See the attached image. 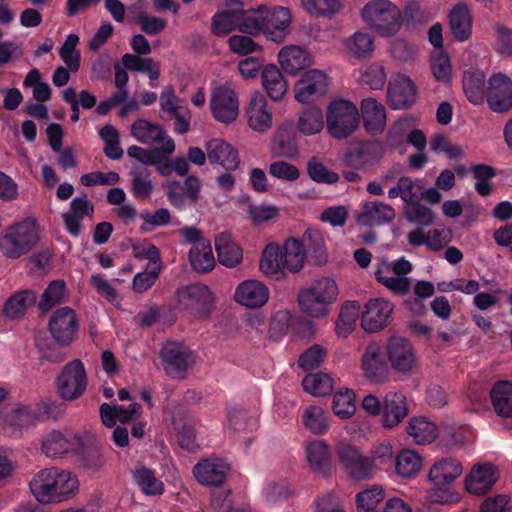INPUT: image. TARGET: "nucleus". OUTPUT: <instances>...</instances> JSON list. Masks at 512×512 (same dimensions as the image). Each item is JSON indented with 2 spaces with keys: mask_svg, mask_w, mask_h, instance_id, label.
<instances>
[{
  "mask_svg": "<svg viewBox=\"0 0 512 512\" xmlns=\"http://www.w3.org/2000/svg\"><path fill=\"white\" fill-rule=\"evenodd\" d=\"M66 286L62 280L52 281L44 290L39 302V309L43 312L48 311L53 306L59 304L65 295Z\"/></svg>",
  "mask_w": 512,
  "mask_h": 512,
  "instance_id": "58",
  "label": "nucleus"
},
{
  "mask_svg": "<svg viewBox=\"0 0 512 512\" xmlns=\"http://www.w3.org/2000/svg\"><path fill=\"white\" fill-rule=\"evenodd\" d=\"M79 37L69 34L60 48V57L71 72H76L80 66V53L76 50Z\"/></svg>",
  "mask_w": 512,
  "mask_h": 512,
  "instance_id": "61",
  "label": "nucleus"
},
{
  "mask_svg": "<svg viewBox=\"0 0 512 512\" xmlns=\"http://www.w3.org/2000/svg\"><path fill=\"white\" fill-rule=\"evenodd\" d=\"M486 99L493 112L504 113L512 109L511 79L502 73L492 75L488 81Z\"/></svg>",
  "mask_w": 512,
  "mask_h": 512,
  "instance_id": "16",
  "label": "nucleus"
},
{
  "mask_svg": "<svg viewBox=\"0 0 512 512\" xmlns=\"http://www.w3.org/2000/svg\"><path fill=\"white\" fill-rule=\"evenodd\" d=\"M384 499V491L379 485L359 492L356 497L357 508L364 512L371 511Z\"/></svg>",
  "mask_w": 512,
  "mask_h": 512,
  "instance_id": "63",
  "label": "nucleus"
},
{
  "mask_svg": "<svg viewBox=\"0 0 512 512\" xmlns=\"http://www.w3.org/2000/svg\"><path fill=\"white\" fill-rule=\"evenodd\" d=\"M463 473L462 463L453 457L436 460L430 467L428 481L434 486H451Z\"/></svg>",
  "mask_w": 512,
  "mask_h": 512,
  "instance_id": "25",
  "label": "nucleus"
},
{
  "mask_svg": "<svg viewBox=\"0 0 512 512\" xmlns=\"http://www.w3.org/2000/svg\"><path fill=\"white\" fill-rule=\"evenodd\" d=\"M164 370L174 379L185 377L188 369L195 363L193 351L181 342L167 341L160 352Z\"/></svg>",
  "mask_w": 512,
  "mask_h": 512,
  "instance_id": "9",
  "label": "nucleus"
},
{
  "mask_svg": "<svg viewBox=\"0 0 512 512\" xmlns=\"http://www.w3.org/2000/svg\"><path fill=\"white\" fill-rule=\"evenodd\" d=\"M29 488L39 503L59 504L77 493L79 480L69 470L50 467L38 471L30 480Z\"/></svg>",
  "mask_w": 512,
  "mask_h": 512,
  "instance_id": "2",
  "label": "nucleus"
},
{
  "mask_svg": "<svg viewBox=\"0 0 512 512\" xmlns=\"http://www.w3.org/2000/svg\"><path fill=\"white\" fill-rule=\"evenodd\" d=\"M387 75L384 66L379 63H372L361 71V83L373 90H381L385 86Z\"/></svg>",
  "mask_w": 512,
  "mask_h": 512,
  "instance_id": "59",
  "label": "nucleus"
},
{
  "mask_svg": "<svg viewBox=\"0 0 512 512\" xmlns=\"http://www.w3.org/2000/svg\"><path fill=\"white\" fill-rule=\"evenodd\" d=\"M297 301L304 315L312 318L320 316V288L318 286H310L301 290Z\"/></svg>",
  "mask_w": 512,
  "mask_h": 512,
  "instance_id": "50",
  "label": "nucleus"
},
{
  "mask_svg": "<svg viewBox=\"0 0 512 512\" xmlns=\"http://www.w3.org/2000/svg\"><path fill=\"white\" fill-rule=\"evenodd\" d=\"M361 114L365 130L370 135L381 134L386 127V109L374 98H366L361 102Z\"/></svg>",
  "mask_w": 512,
  "mask_h": 512,
  "instance_id": "30",
  "label": "nucleus"
},
{
  "mask_svg": "<svg viewBox=\"0 0 512 512\" xmlns=\"http://www.w3.org/2000/svg\"><path fill=\"white\" fill-rule=\"evenodd\" d=\"M395 216L396 212L390 205L380 201H371L364 205L357 220L362 225L373 226L390 222Z\"/></svg>",
  "mask_w": 512,
  "mask_h": 512,
  "instance_id": "34",
  "label": "nucleus"
},
{
  "mask_svg": "<svg viewBox=\"0 0 512 512\" xmlns=\"http://www.w3.org/2000/svg\"><path fill=\"white\" fill-rule=\"evenodd\" d=\"M292 493V488L286 479L267 480L263 487V495L268 504H275L286 499Z\"/></svg>",
  "mask_w": 512,
  "mask_h": 512,
  "instance_id": "53",
  "label": "nucleus"
},
{
  "mask_svg": "<svg viewBox=\"0 0 512 512\" xmlns=\"http://www.w3.org/2000/svg\"><path fill=\"white\" fill-rule=\"evenodd\" d=\"M449 27L459 42L467 41L472 35V16L465 3L456 4L449 13Z\"/></svg>",
  "mask_w": 512,
  "mask_h": 512,
  "instance_id": "32",
  "label": "nucleus"
},
{
  "mask_svg": "<svg viewBox=\"0 0 512 512\" xmlns=\"http://www.w3.org/2000/svg\"><path fill=\"white\" fill-rule=\"evenodd\" d=\"M360 314V304L357 301L346 302L335 323V332L340 338H347L356 328Z\"/></svg>",
  "mask_w": 512,
  "mask_h": 512,
  "instance_id": "38",
  "label": "nucleus"
},
{
  "mask_svg": "<svg viewBox=\"0 0 512 512\" xmlns=\"http://www.w3.org/2000/svg\"><path fill=\"white\" fill-rule=\"evenodd\" d=\"M344 46L347 53L357 59L371 57L375 49L373 36L362 30L356 31L346 38Z\"/></svg>",
  "mask_w": 512,
  "mask_h": 512,
  "instance_id": "37",
  "label": "nucleus"
},
{
  "mask_svg": "<svg viewBox=\"0 0 512 512\" xmlns=\"http://www.w3.org/2000/svg\"><path fill=\"white\" fill-rule=\"evenodd\" d=\"M416 99V89L405 75H396L388 86V101L392 109H405L410 107Z\"/></svg>",
  "mask_w": 512,
  "mask_h": 512,
  "instance_id": "26",
  "label": "nucleus"
},
{
  "mask_svg": "<svg viewBox=\"0 0 512 512\" xmlns=\"http://www.w3.org/2000/svg\"><path fill=\"white\" fill-rule=\"evenodd\" d=\"M215 249L218 261L223 266L233 268L239 265L242 261V249L232 240L229 233H220L215 238Z\"/></svg>",
  "mask_w": 512,
  "mask_h": 512,
  "instance_id": "35",
  "label": "nucleus"
},
{
  "mask_svg": "<svg viewBox=\"0 0 512 512\" xmlns=\"http://www.w3.org/2000/svg\"><path fill=\"white\" fill-rule=\"evenodd\" d=\"M379 144L373 141H362L351 144L348 157L356 164H367L376 159Z\"/></svg>",
  "mask_w": 512,
  "mask_h": 512,
  "instance_id": "51",
  "label": "nucleus"
},
{
  "mask_svg": "<svg viewBox=\"0 0 512 512\" xmlns=\"http://www.w3.org/2000/svg\"><path fill=\"white\" fill-rule=\"evenodd\" d=\"M362 21L382 37L395 36L403 23L401 10L389 0H370L361 9Z\"/></svg>",
  "mask_w": 512,
  "mask_h": 512,
  "instance_id": "4",
  "label": "nucleus"
},
{
  "mask_svg": "<svg viewBox=\"0 0 512 512\" xmlns=\"http://www.w3.org/2000/svg\"><path fill=\"white\" fill-rule=\"evenodd\" d=\"M207 158L211 164H219L226 170H236L240 159L238 151L222 139H211L206 143Z\"/></svg>",
  "mask_w": 512,
  "mask_h": 512,
  "instance_id": "27",
  "label": "nucleus"
},
{
  "mask_svg": "<svg viewBox=\"0 0 512 512\" xmlns=\"http://www.w3.org/2000/svg\"><path fill=\"white\" fill-rule=\"evenodd\" d=\"M131 135L143 144L159 145L166 155L175 150L174 140L160 126L145 119H138L132 124Z\"/></svg>",
  "mask_w": 512,
  "mask_h": 512,
  "instance_id": "15",
  "label": "nucleus"
},
{
  "mask_svg": "<svg viewBox=\"0 0 512 512\" xmlns=\"http://www.w3.org/2000/svg\"><path fill=\"white\" fill-rule=\"evenodd\" d=\"M271 152L276 157L295 158L298 155V147L294 136L279 128L272 139Z\"/></svg>",
  "mask_w": 512,
  "mask_h": 512,
  "instance_id": "45",
  "label": "nucleus"
},
{
  "mask_svg": "<svg viewBox=\"0 0 512 512\" xmlns=\"http://www.w3.org/2000/svg\"><path fill=\"white\" fill-rule=\"evenodd\" d=\"M132 474L135 482L144 494L149 496L163 494L164 484L155 476V473L151 469L139 467L133 470Z\"/></svg>",
  "mask_w": 512,
  "mask_h": 512,
  "instance_id": "47",
  "label": "nucleus"
},
{
  "mask_svg": "<svg viewBox=\"0 0 512 512\" xmlns=\"http://www.w3.org/2000/svg\"><path fill=\"white\" fill-rule=\"evenodd\" d=\"M407 433L417 444H427L436 439L438 428L425 417H413L408 423Z\"/></svg>",
  "mask_w": 512,
  "mask_h": 512,
  "instance_id": "40",
  "label": "nucleus"
},
{
  "mask_svg": "<svg viewBox=\"0 0 512 512\" xmlns=\"http://www.w3.org/2000/svg\"><path fill=\"white\" fill-rule=\"evenodd\" d=\"M485 75L479 70L465 71L463 89L467 99L473 104H480L485 96Z\"/></svg>",
  "mask_w": 512,
  "mask_h": 512,
  "instance_id": "41",
  "label": "nucleus"
},
{
  "mask_svg": "<svg viewBox=\"0 0 512 512\" xmlns=\"http://www.w3.org/2000/svg\"><path fill=\"white\" fill-rule=\"evenodd\" d=\"M131 192L137 199H147L151 196L154 184L150 179V172L147 167L133 165L131 172Z\"/></svg>",
  "mask_w": 512,
  "mask_h": 512,
  "instance_id": "43",
  "label": "nucleus"
},
{
  "mask_svg": "<svg viewBox=\"0 0 512 512\" xmlns=\"http://www.w3.org/2000/svg\"><path fill=\"white\" fill-rule=\"evenodd\" d=\"M209 107L215 121L232 124L239 116V95L231 85H218L211 92Z\"/></svg>",
  "mask_w": 512,
  "mask_h": 512,
  "instance_id": "7",
  "label": "nucleus"
},
{
  "mask_svg": "<svg viewBox=\"0 0 512 512\" xmlns=\"http://www.w3.org/2000/svg\"><path fill=\"white\" fill-rule=\"evenodd\" d=\"M248 127L259 134L268 132L273 126V109L260 91H254L245 107Z\"/></svg>",
  "mask_w": 512,
  "mask_h": 512,
  "instance_id": "11",
  "label": "nucleus"
},
{
  "mask_svg": "<svg viewBox=\"0 0 512 512\" xmlns=\"http://www.w3.org/2000/svg\"><path fill=\"white\" fill-rule=\"evenodd\" d=\"M497 468L491 463L477 464L465 478L466 490L475 495L489 491L498 479Z\"/></svg>",
  "mask_w": 512,
  "mask_h": 512,
  "instance_id": "23",
  "label": "nucleus"
},
{
  "mask_svg": "<svg viewBox=\"0 0 512 512\" xmlns=\"http://www.w3.org/2000/svg\"><path fill=\"white\" fill-rule=\"evenodd\" d=\"M269 174L284 182H294L300 177V170L293 164L284 160L274 161L269 165Z\"/></svg>",
  "mask_w": 512,
  "mask_h": 512,
  "instance_id": "64",
  "label": "nucleus"
},
{
  "mask_svg": "<svg viewBox=\"0 0 512 512\" xmlns=\"http://www.w3.org/2000/svg\"><path fill=\"white\" fill-rule=\"evenodd\" d=\"M242 19V2L229 0L223 9L212 19V31L217 36L227 35L233 30L240 31Z\"/></svg>",
  "mask_w": 512,
  "mask_h": 512,
  "instance_id": "24",
  "label": "nucleus"
},
{
  "mask_svg": "<svg viewBox=\"0 0 512 512\" xmlns=\"http://www.w3.org/2000/svg\"><path fill=\"white\" fill-rule=\"evenodd\" d=\"M471 172L476 179V192L484 197L489 196L492 191L489 180L496 176V170L487 164H476L471 167Z\"/></svg>",
  "mask_w": 512,
  "mask_h": 512,
  "instance_id": "55",
  "label": "nucleus"
},
{
  "mask_svg": "<svg viewBox=\"0 0 512 512\" xmlns=\"http://www.w3.org/2000/svg\"><path fill=\"white\" fill-rule=\"evenodd\" d=\"M281 69L289 75L295 76L300 71L313 64V57L308 49L299 45H286L277 55Z\"/></svg>",
  "mask_w": 512,
  "mask_h": 512,
  "instance_id": "21",
  "label": "nucleus"
},
{
  "mask_svg": "<svg viewBox=\"0 0 512 512\" xmlns=\"http://www.w3.org/2000/svg\"><path fill=\"white\" fill-rule=\"evenodd\" d=\"M36 301L35 294L30 290H22L7 299L3 308L6 318L17 319L25 315Z\"/></svg>",
  "mask_w": 512,
  "mask_h": 512,
  "instance_id": "39",
  "label": "nucleus"
},
{
  "mask_svg": "<svg viewBox=\"0 0 512 512\" xmlns=\"http://www.w3.org/2000/svg\"><path fill=\"white\" fill-rule=\"evenodd\" d=\"M261 78L262 85L272 100L278 101L283 98L287 91V83L276 65H266L262 70Z\"/></svg>",
  "mask_w": 512,
  "mask_h": 512,
  "instance_id": "36",
  "label": "nucleus"
},
{
  "mask_svg": "<svg viewBox=\"0 0 512 512\" xmlns=\"http://www.w3.org/2000/svg\"><path fill=\"white\" fill-rule=\"evenodd\" d=\"M340 463L354 480H364L372 475L373 463L357 449L347 447L340 452Z\"/></svg>",
  "mask_w": 512,
  "mask_h": 512,
  "instance_id": "28",
  "label": "nucleus"
},
{
  "mask_svg": "<svg viewBox=\"0 0 512 512\" xmlns=\"http://www.w3.org/2000/svg\"><path fill=\"white\" fill-rule=\"evenodd\" d=\"M431 71L434 78L441 83L450 82L452 67L449 56L443 51H439L431 57Z\"/></svg>",
  "mask_w": 512,
  "mask_h": 512,
  "instance_id": "62",
  "label": "nucleus"
},
{
  "mask_svg": "<svg viewBox=\"0 0 512 512\" xmlns=\"http://www.w3.org/2000/svg\"><path fill=\"white\" fill-rule=\"evenodd\" d=\"M359 122V110L349 100L335 99L327 107V131L335 139L341 140L351 136L359 127Z\"/></svg>",
  "mask_w": 512,
  "mask_h": 512,
  "instance_id": "5",
  "label": "nucleus"
},
{
  "mask_svg": "<svg viewBox=\"0 0 512 512\" xmlns=\"http://www.w3.org/2000/svg\"><path fill=\"white\" fill-rule=\"evenodd\" d=\"M37 422L35 410L29 407H18L6 413L4 423L12 428H26Z\"/></svg>",
  "mask_w": 512,
  "mask_h": 512,
  "instance_id": "60",
  "label": "nucleus"
},
{
  "mask_svg": "<svg viewBox=\"0 0 512 512\" xmlns=\"http://www.w3.org/2000/svg\"><path fill=\"white\" fill-rule=\"evenodd\" d=\"M48 329L57 344L70 345L78 332V319L75 311L69 307L57 309L50 317Z\"/></svg>",
  "mask_w": 512,
  "mask_h": 512,
  "instance_id": "13",
  "label": "nucleus"
},
{
  "mask_svg": "<svg viewBox=\"0 0 512 512\" xmlns=\"http://www.w3.org/2000/svg\"><path fill=\"white\" fill-rule=\"evenodd\" d=\"M230 466L220 458L202 459L193 468V475L203 486H220L228 476Z\"/></svg>",
  "mask_w": 512,
  "mask_h": 512,
  "instance_id": "19",
  "label": "nucleus"
},
{
  "mask_svg": "<svg viewBox=\"0 0 512 512\" xmlns=\"http://www.w3.org/2000/svg\"><path fill=\"white\" fill-rule=\"evenodd\" d=\"M394 311V305L387 299L375 298L369 300L362 312L361 327L366 332H377L389 322Z\"/></svg>",
  "mask_w": 512,
  "mask_h": 512,
  "instance_id": "18",
  "label": "nucleus"
},
{
  "mask_svg": "<svg viewBox=\"0 0 512 512\" xmlns=\"http://www.w3.org/2000/svg\"><path fill=\"white\" fill-rule=\"evenodd\" d=\"M189 262L193 270L198 273H207L215 267L210 242H201L189 251Z\"/></svg>",
  "mask_w": 512,
  "mask_h": 512,
  "instance_id": "42",
  "label": "nucleus"
},
{
  "mask_svg": "<svg viewBox=\"0 0 512 512\" xmlns=\"http://www.w3.org/2000/svg\"><path fill=\"white\" fill-rule=\"evenodd\" d=\"M489 395L493 408L499 416H512V386H492Z\"/></svg>",
  "mask_w": 512,
  "mask_h": 512,
  "instance_id": "48",
  "label": "nucleus"
},
{
  "mask_svg": "<svg viewBox=\"0 0 512 512\" xmlns=\"http://www.w3.org/2000/svg\"><path fill=\"white\" fill-rule=\"evenodd\" d=\"M86 382V370L79 359H74L66 364L57 378V384H86Z\"/></svg>",
  "mask_w": 512,
  "mask_h": 512,
  "instance_id": "54",
  "label": "nucleus"
},
{
  "mask_svg": "<svg viewBox=\"0 0 512 512\" xmlns=\"http://www.w3.org/2000/svg\"><path fill=\"white\" fill-rule=\"evenodd\" d=\"M268 287L256 279H248L239 283L234 292V300L247 308H261L269 300Z\"/></svg>",
  "mask_w": 512,
  "mask_h": 512,
  "instance_id": "20",
  "label": "nucleus"
},
{
  "mask_svg": "<svg viewBox=\"0 0 512 512\" xmlns=\"http://www.w3.org/2000/svg\"><path fill=\"white\" fill-rule=\"evenodd\" d=\"M319 231L307 229L301 240L288 238L282 246L269 243L262 251L259 260V270L268 279L284 281L287 272L296 274L304 268L308 251L315 249Z\"/></svg>",
  "mask_w": 512,
  "mask_h": 512,
  "instance_id": "1",
  "label": "nucleus"
},
{
  "mask_svg": "<svg viewBox=\"0 0 512 512\" xmlns=\"http://www.w3.org/2000/svg\"><path fill=\"white\" fill-rule=\"evenodd\" d=\"M213 301L211 291L203 284H192L177 292L178 307L197 317L207 316L212 309Z\"/></svg>",
  "mask_w": 512,
  "mask_h": 512,
  "instance_id": "10",
  "label": "nucleus"
},
{
  "mask_svg": "<svg viewBox=\"0 0 512 512\" xmlns=\"http://www.w3.org/2000/svg\"><path fill=\"white\" fill-rule=\"evenodd\" d=\"M335 415L342 419L351 417L356 410L355 393L347 386L335 393L332 405Z\"/></svg>",
  "mask_w": 512,
  "mask_h": 512,
  "instance_id": "49",
  "label": "nucleus"
},
{
  "mask_svg": "<svg viewBox=\"0 0 512 512\" xmlns=\"http://www.w3.org/2000/svg\"><path fill=\"white\" fill-rule=\"evenodd\" d=\"M412 270V263L405 257H400L395 261L379 260L374 274L377 281L394 294L406 295L412 286V279L407 276Z\"/></svg>",
  "mask_w": 512,
  "mask_h": 512,
  "instance_id": "6",
  "label": "nucleus"
},
{
  "mask_svg": "<svg viewBox=\"0 0 512 512\" xmlns=\"http://www.w3.org/2000/svg\"><path fill=\"white\" fill-rule=\"evenodd\" d=\"M410 120L403 118L398 120L388 133V140L392 144H400L406 135L407 143L415 147L418 151H424L427 145L425 134L419 129H410Z\"/></svg>",
  "mask_w": 512,
  "mask_h": 512,
  "instance_id": "33",
  "label": "nucleus"
},
{
  "mask_svg": "<svg viewBox=\"0 0 512 512\" xmlns=\"http://www.w3.org/2000/svg\"><path fill=\"white\" fill-rule=\"evenodd\" d=\"M38 241L36 221L25 218L3 230L0 235V252L8 259H18L29 253Z\"/></svg>",
  "mask_w": 512,
  "mask_h": 512,
  "instance_id": "3",
  "label": "nucleus"
},
{
  "mask_svg": "<svg viewBox=\"0 0 512 512\" xmlns=\"http://www.w3.org/2000/svg\"><path fill=\"white\" fill-rule=\"evenodd\" d=\"M409 413L406 396L401 392H391L385 396L382 425L391 429L401 423Z\"/></svg>",
  "mask_w": 512,
  "mask_h": 512,
  "instance_id": "29",
  "label": "nucleus"
},
{
  "mask_svg": "<svg viewBox=\"0 0 512 512\" xmlns=\"http://www.w3.org/2000/svg\"><path fill=\"white\" fill-rule=\"evenodd\" d=\"M385 354L391 371L400 375H411L417 367V358L412 343L405 337L388 339Z\"/></svg>",
  "mask_w": 512,
  "mask_h": 512,
  "instance_id": "8",
  "label": "nucleus"
},
{
  "mask_svg": "<svg viewBox=\"0 0 512 512\" xmlns=\"http://www.w3.org/2000/svg\"><path fill=\"white\" fill-rule=\"evenodd\" d=\"M416 183L410 177H401L397 184L390 188L388 196L391 199L400 197L404 202V207L412 203L415 200H419L418 190Z\"/></svg>",
  "mask_w": 512,
  "mask_h": 512,
  "instance_id": "52",
  "label": "nucleus"
},
{
  "mask_svg": "<svg viewBox=\"0 0 512 512\" xmlns=\"http://www.w3.org/2000/svg\"><path fill=\"white\" fill-rule=\"evenodd\" d=\"M85 439H95V436L91 433H86L82 436L72 431H52L44 438L42 451L48 457H60L80 447H84Z\"/></svg>",
  "mask_w": 512,
  "mask_h": 512,
  "instance_id": "12",
  "label": "nucleus"
},
{
  "mask_svg": "<svg viewBox=\"0 0 512 512\" xmlns=\"http://www.w3.org/2000/svg\"><path fill=\"white\" fill-rule=\"evenodd\" d=\"M94 213V205L86 195L75 197L69 204V209L62 214V219L67 232L77 238L82 233V221L85 217L91 218Z\"/></svg>",
  "mask_w": 512,
  "mask_h": 512,
  "instance_id": "22",
  "label": "nucleus"
},
{
  "mask_svg": "<svg viewBox=\"0 0 512 512\" xmlns=\"http://www.w3.org/2000/svg\"><path fill=\"white\" fill-rule=\"evenodd\" d=\"M422 457L410 449L402 450L395 459V470L403 478L415 476L422 467Z\"/></svg>",
  "mask_w": 512,
  "mask_h": 512,
  "instance_id": "46",
  "label": "nucleus"
},
{
  "mask_svg": "<svg viewBox=\"0 0 512 512\" xmlns=\"http://www.w3.org/2000/svg\"><path fill=\"white\" fill-rule=\"evenodd\" d=\"M265 10L266 5H259L256 8L250 9H244L242 6L240 32L251 36L262 34Z\"/></svg>",
  "mask_w": 512,
  "mask_h": 512,
  "instance_id": "44",
  "label": "nucleus"
},
{
  "mask_svg": "<svg viewBox=\"0 0 512 512\" xmlns=\"http://www.w3.org/2000/svg\"><path fill=\"white\" fill-rule=\"evenodd\" d=\"M23 85L31 87L33 97L38 102H46L51 97V89L47 82L43 81L37 69H32L26 75Z\"/></svg>",
  "mask_w": 512,
  "mask_h": 512,
  "instance_id": "56",
  "label": "nucleus"
},
{
  "mask_svg": "<svg viewBox=\"0 0 512 512\" xmlns=\"http://www.w3.org/2000/svg\"><path fill=\"white\" fill-rule=\"evenodd\" d=\"M361 368L365 377L373 382H386L393 380L389 363L381 357V346L377 342H370L363 353Z\"/></svg>",
  "mask_w": 512,
  "mask_h": 512,
  "instance_id": "17",
  "label": "nucleus"
},
{
  "mask_svg": "<svg viewBox=\"0 0 512 512\" xmlns=\"http://www.w3.org/2000/svg\"><path fill=\"white\" fill-rule=\"evenodd\" d=\"M295 100L301 104H313L320 100V70L304 72L294 87Z\"/></svg>",
  "mask_w": 512,
  "mask_h": 512,
  "instance_id": "31",
  "label": "nucleus"
},
{
  "mask_svg": "<svg viewBox=\"0 0 512 512\" xmlns=\"http://www.w3.org/2000/svg\"><path fill=\"white\" fill-rule=\"evenodd\" d=\"M291 22L292 14L288 8L266 5L262 34L270 41L283 43L289 35Z\"/></svg>",
  "mask_w": 512,
  "mask_h": 512,
  "instance_id": "14",
  "label": "nucleus"
},
{
  "mask_svg": "<svg viewBox=\"0 0 512 512\" xmlns=\"http://www.w3.org/2000/svg\"><path fill=\"white\" fill-rule=\"evenodd\" d=\"M404 214L409 222L419 226H429L434 221L432 210L419 203L418 200L413 201L404 207Z\"/></svg>",
  "mask_w": 512,
  "mask_h": 512,
  "instance_id": "57",
  "label": "nucleus"
}]
</instances>
